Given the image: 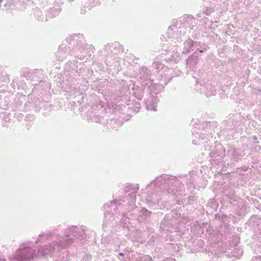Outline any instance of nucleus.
<instances>
[{
	"instance_id": "1",
	"label": "nucleus",
	"mask_w": 261,
	"mask_h": 261,
	"mask_svg": "<svg viewBox=\"0 0 261 261\" xmlns=\"http://www.w3.org/2000/svg\"><path fill=\"white\" fill-rule=\"evenodd\" d=\"M85 231L83 229L78 230L75 226L70 227L68 232H65L63 240L55 242L45 247H40L38 249V255L42 256L51 255L55 251L56 249H64L73 243L74 239H80L83 237Z\"/></svg>"
},
{
	"instance_id": "2",
	"label": "nucleus",
	"mask_w": 261,
	"mask_h": 261,
	"mask_svg": "<svg viewBox=\"0 0 261 261\" xmlns=\"http://www.w3.org/2000/svg\"><path fill=\"white\" fill-rule=\"evenodd\" d=\"M29 243H23L13 255V261H30L37 254L36 251L27 245Z\"/></svg>"
},
{
	"instance_id": "3",
	"label": "nucleus",
	"mask_w": 261,
	"mask_h": 261,
	"mask_svg": "<svg viewBox=\"0 0 261 261\" xmlns=\"http://www.w3.org/2000/svg\"><path fill=\"white\" fill-rule=\"evenodd\" d=\"M194 46V42L192 39H188L185 43V47L183 50L184 54H187Z\"/></svg>"
},
{
	"instance_id": "4",
	"label": "nucleus",
	"mask_w": 261,
	"mask_h": 261,
	"mask_svg": "<svg viewBox=\"0 0 261 261\" xmlns=\"http://www.w3.org/2000/svg\"><path fill=\"white\" fill-rule=\"evenodd\" d=\"M10 82V79L8 75L6 72H2L0 74V85H3V83H6Z\"/></svg>"
},
{
	"instance_id": "5",
	"label": "nucleus",
	"mask_w": 261,
	"mask_h": 261,
	"mask_svg": "<svg viewBox=\"0 0 261 261\" xmlns=\"http://www.w3.org/2000/svg\"><path fill=\"white\" fill-rule=\"evenodd\" d=\"M165 179V181L167 184H173L177 181L176 178L173 176H169L168 175H165L162 177Z\"/></svg>"
},
{
	"instance_id": "6",
	"label": "nucleus",
	"mask_w": 261,
	"mask_h": 261,
	"mask_svg": "<svg viewBox=\"0 0 261 261\" xmlns=\"http://www.w3.org/2000/svg\"><path fill=\"white\" fill-rule=\"evenodd\" d=\"M140 214L141 215H143L145 216L146 218L150 217L151 214H152V212L148 211L146 208H142L140 211Z\"/></svg>"
},
{
	"instance_id": "7",
	"label": "nucleus",
	"mask_w": 261,
	"mask_h": 261,
	"mask_svg": "<svg viewBox=\"0 0 261 261\" xmlns=\"http://www.w3.org/2000/svg\"><path fill=\"white\" fill-rule=\"evenodd\" d=\"M195 59L197 61L198 59V55L197 52H195L193 54L189 56L187 60V64H190V63H192V59Z\"/></svg>"
},
{
	"instance_id": "8",
	"label": "nucleus",
	"mask_w": 261,
	"mask_h": 261,
	"mask_svg": "<svg viewBox=\"0 0 261 261\" xmlns=\"http://www.w3.org/2000/svg\"><path fill=\"white\" fill-rule=\"evenodd\" d=\"M91 255L90 254H87L82 257V261H91Z\"/></svg>"
},
{
	"instance_id": "9",
	"label": "nucleus",
	"mask_w": 261,
	"mask_h": 261,
	"mask_svg": "<svg viewBox=\"0 0 261 261\" xmlns=\"http://www.w3.org/2000/svg\"><path fill=\"white\" fill-rule=\"evenodd\" d=\"M63 48L67 49V47L66 46H64L63 45L59 46V50L57 52V54L59 56L62 55V53H63L62 49Z\"/></svg>"
},
{
	"instance_id": "10",
	"label": "nucleus",
	"mask_w": 261,
	"mask_h": 261,
	"mask_svg": "<svg viewBox=\"0 0 261 261\" xmlns=\"http://www.w3.org/2000/svg\"><path fill=\"white\" fill-rule=\"evenodd\" d=\"M142 260L143 261H152V258L149 255H144L142 256Z\"/></svg>"
},
{
	"instance_id": "11",
	"label": "nucleus",
	"mask_w": 261,
	"mask_h": 261,
	"mask_svg": "<svg viewBox=\"0 0 261 261\" xmlns=\"http://www.w3.org/2000/svg\"><path fill=\"white\" fill-rule=\"evenodd\" d=\"M213 12V10L211 8H206L205 10H203V12L206 15H209Z\"/></svg>"
},
{
	"instance_id": "12",
	"label": "nucleus",
	"mask_w": 261,
	"mask_h": 261,
	"mask_svg": "<svg viewBox=\"0 0 261 261\" xmlns=\"http://www.w3.org/2000/svg\"><path fill=\"white\" fill-rule=\"evenodd\" d=\"M197 50L200 52V53H202L206 50V48H197Z\"/></svg>"
},
{
	"instance_id": "13",
	"label": "nucleus",
	"mask_w": 261,
	"mask_h": 261,
	"mask_svg": "<svg viewBox=\"0 0 261 261\" xmlns=\"http://www.w3.org/2000/svg\"><path fill=\"white\" fill-rule=\"evenodd\" d=\"M197 61L194 58L192 59V63L191 64H196Z\"/></svg>"
},
{
	"instance_id": "14",
	"label": "nucleus",
	"mask_w": 261,
	"mask_h": 261,
	"mask_svg": "<svg viewBox=\"0 0 261 261\" xmlns=\"http://www.w3.org/2000/svg\"><path fill=\"white\" fill-rule=\"evenodd\" d=\"M119 255L123 257L124 256V254L123 253H119Z\"/></svg>"
},
{
	"instance_id": "15",
	"label": "nucleus",
	"mask_w": 261,
	"mask_h": 261,
	"mask_svg": "<svg viewBox=\"0 0 261 261\" xmlns=\"http://www.w3.org/2000/svg\"><path fill=\"white\" fill-rule=\"evenodd\" d=\"M43 236H44V233H41V234H40V235H39V237H43Z\"/></svg>"
},
{
	"instance_id": "16",
	"label": "nucleus",
	"mask_w": 261,
	"mask_h": 261,
	"mask_svg": "<svg viewBox=\"0 0 261 261\" xmlns=\"http://www.w3.org/2000/svg\"><path fill=\"white\" fill-rule=\"evenodd\" d=\"M158 100V98L157 97H154V100L157 101Z\"/></svg>"
},
{
	"instance_id": "17",
	"label": "nucleus",
	"mask_w": 261,
	"mask_h": 261,
	"mask_svg": "<svg viewBox=\"0 0 261 261\" xmlns=\"http://www.w3.org/2000/svg\"><path fill=\"white\" fill-rule=\"evenodd\" d=\"M167 192H168V193H170V192L169 191V189L167 190Z\"/></svg>"
},
{
	"instance_id": "18",
	"label": "nucleus",
	"mask_w": 261,
	"mask_h": 261,
	"mask_svg": "<svg viewBox=\"0 0 261 261\" xmlns=\"http://www.w3.org/2000/svg\"><path fill=\"white\" fill-rule=\"evenodd\" d=\"M47 238H48L49 237V234H47Z\"/></svg>"
},
{
	"instance_id": "19",
	"label": "nucleus",
	"mask_w": 261,
	"mask_h": 261,
	"mask_svg": "<svg viewBox=\"0 0 261 261\" xmlns=\"http://www.w3.org/2000/svg\"><path fill=\"white\" fill-rule=\"evenodd\" d=\"M0 261H6V260L5 259H0Z\"/></svg>"
},
{
	"instance_id": "20",
	"label": "nucleus",
	"mask_w": 261,
	"mask_h": 261,
	"mask_svg": "<svg viewBox=\"0 0 261 261\" xmlns=\"http://www.w3.org/2000/svg\"><path fill=\"white\" fill-rule=\"evenodd\" d=\"M135 109H136V110H139V108L138 107H135Z\"/></svg>"
},
{
	"instance_id": "21",
	"label": "nucleus",
	"mask_w": 261,
	"mask_h": 261,
	"mask_svg": "<svg viewBox=\"0 0 261 261\" xmlns=\"http://www.w3.org/2000/svg\"><path fill=\"white\" fill-rule=\"evenodd\" d=\"M135 109H136V110H139V108L138 107H135Z\"/></svg>"
},
{
	"instance_id": "22",
	"label": "nucleus",
	"mask_w": 261,
	"mask_h": 261,
	"mask_svg": "<svg viewBox=\"0 0 261 261\" xmlns=\"http://www.w3.org/2000/svg\"><path fill=\"white\" fill-rule=\"evenodd\" d=\"M153 111H155V110H155V109L154 108H154H153Z\"/></svg>"
},
{
	"instance_id": "23",
	"label": "nucleus",
	"mask_w": 261,
	"mask_h": 261,
	"mask_svg": "<svg viewBox=\"0 0 261 261\" xmlns=\"http://www.w3.org/2000/svg\"><path fill=\"white\" fill-rule=\"evenodd\" d=\"M40 21H44V19H41L40 20Z\"/></svg>"
},
{
	"instance_id": "24",
	"label": "nucleus",
	"mask_w": 261,
	"mask_h": 261,
	"mask_svg": "<svg viewBox=\"0 0 261 261\" xmlns=\"http://www.w3.org/2000/svg\"><path fill=\"white\" fill-rule=\"evenodd\" d=\"M47 19L46 18H45V21H47Z\"/></svg>"
},
{
	"instance_id": "25",
	"label": "nucleus",
	"mask_w": 261,
	"mask_h": 261,
	"mask_svg": "<svg viewBox=\"0 0 261 261\" xmlns=\"http://www.w3.org/2000/svg\"><path fill=\"white\" fill-rule=\"evenodd\" d=\"M254 139H256V136H254Z\"/></svg>"
}]
</instances>
